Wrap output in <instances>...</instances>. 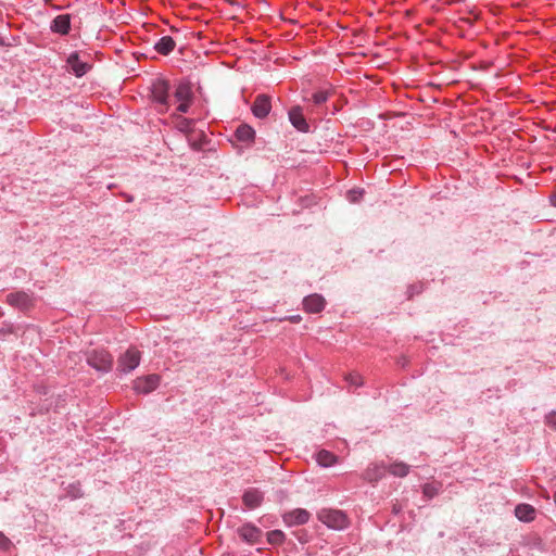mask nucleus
Masks as SVG:
<instances>
[{
    "mask_svg": "<svg viewBox=\"0 0 556 556\" xmlns=\"http://www.w3.org/2000/svg\"><path fill=\"white\" fill-rule=\"evenodd\" d=\"M160 383L157 375H149L146 377L137 378L134 381V390L138 393L148 394L155 390Z\"/></svg>",
    "mask_w": 556,
    "mask_h": 556,
    "instance_id": "39448f33",
    "label": "nucleus"
},
{
    "mask_svg": "<svg viewBox=\"0 0 556 556\" xmlns=\"http://www.w3.org/2000/svg\"><path fill=\"white\" fill-rule=\"evenodd\" d=\"M191 146L193 147V149H199L200 148V144H198L197 142L194 141H191V139H189Z\"/></svg>",
    "mask_w": 556,
    "mask_h": 556,
    "instance_id": "c756f323",
    "label": "nucleus"
},
{
    "mask_svg": "<svg viewBox=\"0 0 556 556\" xmlns=\"http://www.w3.org/2000/svg\"><path fill=\"white\" fill-rule=\"evenodd\" d=\"M87 362L97 370L108 371L112 368L113 357L104 350H93L87 355Z\"/></svg>",
    "mask_w": 556,
    "mask_h": 556,
    "instance_id": "f03ea898",
    "label": "nucleus"
},
{
    "mask_svg": "<svg viewBox=\"0 0 556 556\" xmlns=\"http://www.w3.org/2000/svg\"><path fill=\"white\" fill-rule=\"evenodd\" d=\"M11 545V541L2 533L0 532V548H9Z\"/></svg>",
    "mask_w": 556,
    "mask_h": 556,
    "instance_id": "c85d7f7f",
    "label": "nucleus"
},
{
    "mask_svg": "<svg viewBox=\"0 0 556 556\" xmlns=\"http://www.w3.org/2000/svg\"><path fill=\"white\" fill-rule=\"evenodd\" d=\"M545 422L547 424V426L556 430V412L548 414L545 417Z\"/></svg>",
    "mask_w": 556,
    "mask_h": 556,
    "instance_id": "cd10ccee",
    "label": "nucleus"
},
{
    "mask_svg": "<svg viewBox=\"0 0 556 556\" xmlns=\"http://www.w3.org/2000/svg\"><path fill=\"white\" fill-rule=\"evenodd\" d=\"M8 303H10L12 306L18 307V308H26L29 305V296L26 293L17 292V293H10L7 296Z\"/></svg>",
    "mask_w": 556,
    "mask_h": 556,
    "instance_id": "f3484780",
    "label": "nucleus"
},
{
    "mask_svg": "<svg viewBox=\"0 0 556 556\" xmlns=\"http://www.w3.org/2000/svg\"><path fill=\"white\" fill-rule=\"evenodd\" d=\"M71 28V16L68 14L58 15L51 24V30L61 35H66Z\"/></svg>",
    "mask_w": 556,
    "mask_h": 556,
    "instance_id": "4468645a",
    "label": "nucleus"
},
{
    "mask_svg": "<svg viewBox=\"0 0 556 556\" xmlns=\"http://www.w3.org/2000/svg\"><path fill=\"white\" fill-rule=\"evenodd\" d=\"M174 98L178 102L177 111L186 113L192 102L193 93L190 84L180 83L174 92Z\"/></svg>",
    "mask_w": 556,
    "mask_h": 556,
    "instance_id": "7ed1b4c3",
    "label": "nucleus"
},
{
    "mask_svg": "<svg viewBox=\"0 0 556 556\" xmlns=\"http://www.w3.org/2000/svg\"><path fill=\"white\" fill-rule=\"evenodd\" d=\"M316 460L320 466L328 467L337 462V456L329 451L321 450L317 453Z\"/></svg>",
    "mask_w": 556,
    "mask_h": 556,
    "instance_id": "a211bd4d",
    "label": "nucleus"
},
{
    "mask_svg": "<svg viewBox=\"0 0 556 556\" xmlns=\"http://www.w3.org/2000/svg\"><path fill=\"white\" fill-rule=\"evenodd\" d=\"M330 96V91L328 90H318L315 93H313V102L317 105L325 103Z\"/></svg>",
    "mask_w": 556,
    "mask_h": 556,
    "instance_id": "412c9836",
    "label": "nucleus"
},
{
    "mask_svg": "<svg viewBox=\"0 0 556 556\" xmlns=\"http://www.w3.org/2000/svg\"><path fill=\"white\" fill-rule=\"evenodd\" d=\"M67 64L77 77L84 76L90 70V65L80 60L78 52H73L68 55Z\"/></svg>",
    "mask_w": 556,
    "mask_h": 556,
    "instance_id": "1a4fd4ad",
    "label": "nucleus"
},
{
    "mask_svg": "<svg viewBox=\"0 0 556 556\" xmlns=\"http://www.w3.org/2000/svg\"><path fill=\"white\" fill-rule=\"evenodd\" d=\"M238 534L243 541L250 544L257 543L262 538V531L250 523L243 525L241 528H239Z\"/></svg>",
    "mask_w": 556,
    "mask_h": 556,
    "instance_id": "9d476101",
    "label": "nucleus"
},
{
    "mask_svg": "<svg viewBox=\"0 0 556 556\" xmlns=\"http://www.w3.org/2000/svg\"><path fill=\"white\" fill-rule=\"evenodd\" d=\"M177 128L182 131V132H191L192 130V121L191 119H188V118H181L178 124H177Z\"/></svg>",
    "mask_w": 556,
    "mask_h": 556,
    "instance_id": "393cba45",
    "label": "nucleus"
},
{
    "mask_svg": "<svg viewBox=\"0 0 556 556\" xmlns=\"http://www.w3.org/2000/svg\"><path fill=\"white\" fill-rule=\"evenodd\" d=\"M381 475H382L381 469L378 466H374L372 468L369 467L365 471L364 478L369 480V481H372V480L378 479Z\"/></svg>",
    "mask_w": 556,
    "mask_h": 556,
    "instance_id": "4be33fe9",
    "label": "nucleus"
},
{
    "mask_svg": "<svg viewBox=\"0 0 556 556\" xmlns=\"http://www.w3.org/2000/svg\"><path fill=\"white\" fill-rule=\"evenodd\" d=\"M344 379L351 386L361 387L363 384V378L357 372L348 374V375H345Z\"/></svg>",
    "mask_w": 556,
    "mask_h": 556,
    "instance_id": "5701e85b",
    "label": "nucleus"
},
{
    "mask_svg": "<svg viewBox=\"0 0 556 556\" xmlns=\"http://www.w3.org/2000/svg\"><path fill=\"white\" fill-rule=\"evenodd\" d=\"M299 317H292L291 320L296 321Z\"/></svg>",
    "mask_w": 556,
    "mask_h": 556,
    "instance_id": "2f4dec72",
    "label": "nucleus"
},
{
    "mask_svg": "<svg viewBox=\"0 0 556 556\" xmlns=\"http://www.w3.org/2000/svg\"><path fill=\"white\" fill-rule=\"evenodd\" d=\"M242 501L247 508L254 509L261 505L263 494L257 489H249L244 492Z\"/></svg>",
    "mask_w": 556,
    "mask_h": 556,
    "instance_id": "ddd939ff",
    "label": "nucleus"
},
{
    "mask_svg": "<svg viewBox=\"0 0 556 556\" xmlns=\"http://www.w3.org/2000/svg\"><path fill=\"white\" fill-rule=\"evenodd\" d=\"M168 83L163 79L155 80L151 87L152 99L166 109L168 106Z\"/></svg>",
    "mask_w": 556,
    "mask_h": 556,
    "instance_id": "423d86ee",
    "label": "nucleus"
},
{
    "mask_svg": "<svg viewBox=\"0 0 556 556\" xmlns=\"http://www.w3.org/2000/svg\"><path fill=\"white\" fill-rule=\"evenodd\" d=\"M439 492V489L437 485L434 484H426L424 486V494L427 496V497H433L434 495H437Z\"/></svg>",
    "mask_w": 556,
    "mask_h": 556,
    "instance_id": "bb28decb",
    "label": "nucleus"
},
{
    "mask_svg": "<svg viewBox=\"0 0 556 556\" xmlns=\"http://www.w3.org/2000/svg\"><path fill=\"white\" fill-rule=\"evenodd\" d=\"M141 354L136 348H129L117 361V368L123 372H129L138 367Z\"/></svg>",
    "mask_w": 556,
    "mask_h": 556,
    "instance_id": "20e7f679",
    "label": "nucleus"
},
{
    "mask_svg": "<svg viewBox=\"0 0 556 556\" xmlns=\"http://www.w3.org/2000/svg\"><path fill=\"white\" fill-rule=\"evenodd\" d=\"M311 514L303 508L293 509L283 515V521L290 526L305 525L309 520Z\"/></svg>",
    "mask_w": 556,
    "mask_h": 556,
    "instance_id": "0eeeda50",
    "label": "nucleus"
},
{
    "mask_svg": "<svg viewBox=\"0 0 556 556\" xmlns=\"http://www.w3.org/2000/svg\"><path fill=\"white\" fill-rule=\"evenodd\" d=\"M267 539L271 544H280L285 539V534L280 530H275L268 533Z\"/></svg>",
    "mask_w": 556,
    "mask_h": 556,
    "instance_id": "b1692460",
    "label": "nucleus"
},
{
    "mask_svg": "<svg viewBox=\"0 0 556 556\" xmlns=\"http://www.w3.org/2000/svg\"><path fill=\"white\" fill-rule=\"evenodd\" d=\"M317 517L328 528L336 530H342L349 525L346 515L337 509H321Z\"/></svg>",
    "mask_w": 556,
    "mask_h": 556,
    "instance_id": "f257e3e1",
    "label": "nucleus"
},
{
    "mask_svg": "<svg viewBox=\"0 0 556 556\" xmlns=\"http://www.w3.org/2000/svg\"><path fill=\"white\" fill-rule=\"evenodd\" d=\"M289 119L291 124L300 131H308V124L306 123L300 106H294L289 112Z\"/></svg>",
    "mask_w": 556,
    "mask_h": 556,
    "instance_id": "f8f14e48",
    "label": "nucleus"
},
{
    "mask_svg": "<svg viewBox=\"0 0 556 556\" xmlns=\"http://www.w3.org/2000/svg\"><path fill=\"white\" fill-rule=\"evenodd\" d=\"M552 204L556 206V192L551 198Z\"/></svg>",
    "mask_w": 556,
    "mask_h": 556,
    "instance_id": "7c9ffc66",
    "label": "nucleus"
},
{
    "mask_svg": "<svg viewBox=\"0 0 556 556\" xmlns=\"http://www.w3.org/2000/svg\"><path fill=\"white\" fill-rule=\"evenodd\" d=\"M516 517L521 521H532L535 518V509L529 504H519L515 508Z\"/></svg>",
    "mask_w": 556,
    "mask_h": 556,
    "instance_id": "2eb2a0df",
    "label": "nucleus"
},
{
    "mask_svg": "<svg viewBox=\"0 0 556 556\" xmlns=\"http://www.w3.org/2000/svg\"><path fill=\"white\" fill-rule=\"evenodd\" d=\"M554 501H555V504H556V494L554 495Z\"/></svg>",
    "mask_w": 556,
    "mask_h": 556,
    "instance_id": "473e14b6",
    "label": "nucleus"
},
{
    "mask_svg": "<svg viewBox=\"0 0 556 556\" xmlns=\"http://www.w3.org/2000/svg\"><path fill=\"white\" fill-rule=\"evenodd\" d=\"M270 109V98L266 94H258L252 105V112L258 118L266 117L269 114Z\"/></svg>",
    "mask_w": 556,
    "mask_h": 556,
    "instance_id": "6e6552de",
    "label": "nucleus"
},
{
    "mask_svg": "<svg viewBox=\"0 0 556 556\" xmlns=\"http://www.w3.org/2000/svg\"><path fill=\"white\" fill-rule=\"evenodd\" d=\"M325 299L320 294H311L303 301L304 309L308 313H319L325 307Z\"/></svg>",
    "mask_w": 556,
    "mask_h": 556,
    "instance_id": "9b49d317",
    "label": "nucleus"
},
{
    "mask_svg": "<svg viewBox=\"0 0 556 556\" xmlns=\"http://www.w3.org/2000/svg\"><path fill=\"white\" fill-rule=\"evenodd\" d=\"M236 136L240 141H251L255 136V131L252 127L248 125H241L236 130Z\"/></svg>",
    "mask_w": 556,
    "mask_h": 556,
    "instance_id": "6ab92c4d",
    "label": "nucleus"
},
{
    "mask_svg": "<svg viewBox=\"0 0 556 556\" xmlns=\"http://www.w3.org/2000/svg\"><path fill=\"white\" fill-rule=\"evenodd\" d=\"M176 42L170 36H164L155 43V50L163 55H167L175 49Z\"/></svg>",
    "mask_w": 556,
    "mask_h": 556,
    "instance_id": "dca6fc26",
    "label": "nucleus"
},
{
    "mask_svg": "<svg viewBox=\"0 0 556 556\" xmlns=\"http://www.w3.org/2000/svg\"><path fill=\"white\" fill-rule=\"evenodd\" d=\"M389 471L394 476L405 477L409 471V467L404 463H394L390 466Z\"/></svg>",
    "mask_w": 556,
    "mask_h": 556,
    "instance_id": "aec40b11",
    "label": "nucleus"
},
{
    "mask_svg": "<svg viewBox=\"0 0 556 556\" xmlns=\"http://www.w3.org/2000/svg\"><path fill=\"white\" fill-rule=\"evenodd\" d=\"M364 191L359 189H353L348 192V199L352 203H356L363 197Z\"/></svg>",
    "mask_w": 556,
    "mask_h": 556,
    "instance_id": "a878e982",
    "label": "nucleus"
}]
</instances>
